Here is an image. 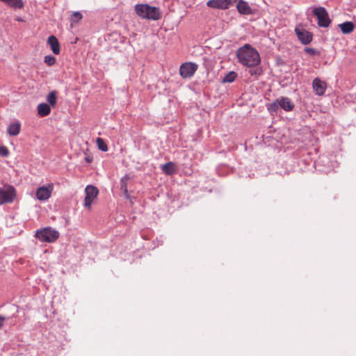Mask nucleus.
Here are the masks:
<instances>
[{"instance_id": "a211bd4d", "label": "nucleus", "mask_w": 356, "mask_h": 356, "mask_svg": "<svg viewBox=\"0 0 356 356\" xmlns=\"http://www.w3.org/2000/svg\"><path fill=\"white\" fill-rule=\"evenodd\" d=\"M339 26L343 34H349L354 30V24L352 22H345L339 24Z\"/></svg>"}, {"instance_id": "9d476101", "label": "nucleus", "mask_w": 356, "mask_h": 356, "mask_svg": "<svg viewBox=\"0 0 356 356\" xmlns=\"http://www.w3.org/2000/svg\"><path fill=\"white\" fill-rule=\"evenodd\" d=\"M236 9L238 12L244 15H252L254 10L249 6L248 3L244 0H237Z\"/></svg>"}, {"instance_id": "9b49d317", "label": "nucleus", "mask_w": 356, "mask_h": 356, "mask_svg": "<svg viewBox=\"0 0 356 356\" xmlns=\"http://www.w3.org/2000/svg\"><path fill=\"white\" fill-rule=\"evenodd\" d=\"M295 31L302 44H307L312 40V35L304 29L296 28Z\"/></svg>"}, {"instance_id": "4be33fe9", "label": "nucleus", "mask_w": 356, "mask_h": 356, "mask_svg": "<svg viewBox=\"0 0 356 356\" xmlns=\"http://www.w3.org/2000/svg\"><path fill=\"white\" fill-rule=\"evenodd\" d=\"M47 101L51 106H55L56 104V93L55 91H51L48 94Z\"/></svg>"}, {"instance_id": "c85d7f7f", "label": "nucleus", "mask_w": 356, "mask_h": 356, "mask_svg": "<svg viewBox=\"0 0 356 356\" xmlns=\"http://www.w3.org/2000/svg\"><path fill=\"white\" fill-rule=\"evenodd\" d=\"M0 155L3 157H7L9 155V151L5 146H0Z\"/></svg>"}, {"instance_id": "6e6552de", "label": "nucleus", "mask_w": 356, "mask_h": 356, "mask_svg": "<svg viewBox=\"0 0 356 356\" xmlns=\"http://www.w3.org/2000/svg\"><path fill=\"white\" fill-rule=\"evenodd\" d=\"M85 193L84 205L90 209L93 200L98 195V189L95 186L88 185L85 188Z\"/></svg>"}, {"instance_id": "1a4fd4ad", "label": "nucleus", "mask_w": 356, "mask_h": 356, "mask_svg": "<svg viewBox=\"0 0 356 356\" xmlns=\"http://www.w3.org/2000/svg\"><path fill=\"white\" fill-rule=\"evenodd\" d=\"M237 0H209L207 2V6L211 8L215 9H227L231 5L236 2Z\"/></svg>"}, {"instance_id": "423d86ee", "label": "nucleus", "mask_w": 356, "mask_h": 356, "mask_svg": "<svg viewBox=\"0 0 356 356\" xmlns=\"http://www.w3.org/2000/svg\"><path fill=\"white\" fill-rule=\"evenodd\" d=\"M53 190L54 184L52 183L38 188L35 191L37 199L41 202L47 201L51 197Z\"/></svg>"}, {"instance_id": "aec40b11", "label": "nucleus", "mask_w": 356, "mask_h": 356, "mask_svg": "<svg viewBox=\"0 0 356 356\" xmlns=\"http://www.w3.org/2000/svg\"><path fill=\"white\" fill-rule=\"evenodd\" d=\"M129 179V177L128 175H125L120 179V190L123 192L125 195H128L127 190V181Z\"/></svg>"}, {"instance_id": "7c9ffc66", "label": "nucleus", "mask_w": 356, "mask_h": 356, "mask_svg": "<svg viewBox=\"0 0 356 356\" xmlns=\"http://www.w3.org/2000/svg\"><path fill=\"white\" fill-rule=\"evenodd\" d=\"M86 160L87 162H91V161H92L91 159L88 158V157L86 159Z\"/></svg>"}, {"instance_id": "7ed1b4c3", "label": "nucleus", "mask_w": 356, "mask_h": 356, "mask_svg": "<svg viewBox=\"0 0 356 356\" xmlns=\"http://www.w3.org/2000/svg\"><path fill=\"white\" fill-rule=\"evenodd\" d=\"M35 236L42 242L52 243L59 236V232L50 227L37 230Z\"/></svg>"}, {"instance_id": "a878e982", "label": "nucleus", "mask_w": 356, "mask_h": 356, "mask_svg": "<svg viewBox=\"0 0 356 356\" xmlns=\"http://www.w3.org/2000/svg\"><path fill=\"white\" fill-rule=\"evenodd\" d=\"M280 107V103L277 99L268 106V109L270 112H277Z\"/></svg>"}, {"instance_id": "393cba45", "label": "nucleus", "mask_w": 356, "mask_h": 356, "mask_svg": "<svg viewBox=\"0 0 356 356\" xmlns=\"http://www.w3.org/2000/svg\"><path fill=\"white\" fill-rule=\"evenodd\" d=\"M248 73L252 76H258L262 74V70L261 67H250V69L248 70Z\"/></svg>"}, {"instance_id": "c756f323", "label": "nucleus", "mask_w": 356, "mask_h": 356, "mask_svg": "<svg viewBox=\"0 0 356 356\" xmlns=\"http://www.w3.org/2000/svg\"><path fill=\"white\" fill-rule=\"evenodd\" d=\"M6 320L5 317L0 315V329L3 326V322Z\"/></svg>"}, {"instance_id": "412c9836", "label": "nucleus", "mask_w": 356, "mask_h": 356, "mask_svg": "<svg viewBox=\"0 0 356 356\" xmlns=\"http://www.w3.org/2000/svg\"><path fill=\"white\" fill-rule=\"evenodd\" d=\"M237 74L235 72L231 71L227 73L222 79L223 83H232L235 81Z\"/></svg>"}, {"instance_id": "b1692460", "label": "nucleus", "mask_w": 356, "mask_h": 356, "mask_svg": "<svg viewBox=\"0 0 356 356\" xmlns=\"http://www.w3.org/2000/svg\"><path fill=\"white\" fill-rule=\"evenodd\" d=\"M83 17L82 14L80 12H74L71 16V22L72 23H77L79 22Z\"/></svg>"}, {"instance_id": "f8f14e48", "label": "nucleus", "mask_w": 356, "mask_h": 356, "mask_svg": "<svg viewBox=\"0 0 356 356\" xmlns=\"http://www.w3.org/2000/svg\"><path fill=\"white\" fill-rule=\"evenodd\" d=\"M312 87L316 95L322 96L325 94L327 84L318 78H315L312 82Z\"/></svg>"}, {"instance_id": "f257e3e1", "label": "nucleus", "mask_w": 356, "mask_h": 356, "mask_svg": "<svg viewBox=\"0 0 356 356\" xmlns=\"http://www.w3.org/2000/svg\"><path fill=\"white\" fill-rule=\"evenodd\" d=\"M236 56L239 63L248 67H255L261 63L259 52L249 44H245L238 48Z\"/></svg>"}, {"instance_id": "f03ea898", "label": "nucleus", "mask_w": 356, "mask_h": 356, "mask_svg": "<svg viewBox=\"0 0 356 356\" xmlns=\"http://www.w3.org/2000/svg\"><path fill=\"white\" fill-rule=\"evenodd\" d=\"M136 13L141 18L152 20H157L160 18L159 9L148 4H136L135 6Z\"/></svg>"}, {"instance_id": "0eeeda50", "label": "nucleus", "mask_w": 356, "mask_h": 356, "mask_svg": "<svg viewBox=\"0 0 356 356\" xmlns=\"http://www.w3.org/2000/svg\"><path fill=\"white\" fill-rule=\"evenodd\" d=\"M197 69V65L193 63H185L180 66L179 73L184 79L191 78Z\"/></svg>"}, {"instance_id": "bb28decb", "label": "nucleus", "mask_w": 356, "mask_h": 356, "mask_svg": "<svg viewBox=\"0 0 356 356\" xmlns=\"http://www.w3.org/2000/svg\"><path fill=\"white\" fill-rule=\"evenodd\" d=\"M44 61L47 65L52 66L56 63V58L53 56L49 55L44 57Z\"/></svg>"}, {"instance_id": "2eb2a0df", "label": "nucleus", "mask_w": 356, "mask_h": 356, "mask_svg": "<svg viewBox=\"0 0 356 356\" xmlns=\"http://www.w3.org/2000/svg\"><path fill=\"white\" fill-rule=\"evenodd\" d=\"M161 168L163 172L167 175H172L176 172L175 163L172 161L168 162L161 165Z\"/></svg>"}, {"instance_id": "cd10ccee", "label": "nucleus", "mask_w": 356, "mask_h": 356, "mask_svg": "<svg viewBox=\"0 0 356 356\" xmlns=\"http://www.w3.org/2000/svg\"><path fill=\"white\" fill-rule=\"evenodd\" d=\"M305 51L310 56H316L319 54V51L317 49L311 47L305 48Z\"/></svg>"}, {"instance_id": "20e7f679", "label": "nucleus", "mask_w": 356, "mask_h": 356, "mask_svg": "<svg viewBox=\"0 0 356 356\" xmlns=\"http://www.w3.org/2000/svg\"><path fill=\"white\" fill-rule=\"evenodd\" d=\"M16 197V190L11 185L0 188V205L12 203Z\"/></svg>"}, {"instance_id": "5701e85b", "label": "nucleus", "mask_w": 356, "mask_h": 356, "mask_svg": "<svg viewBox=\"0 0 356 356\" xmlns=\"http://www.w3.org/2000/svg\"><path fill=\"white\" fill-rule=\"evenodd\" d=\"M97 144L98 148L100 150H102L103 152H106L108 150V146L105 143L104 140L102 138H97Z\"/></svg>"}, {"instance_id": "4468645a", "label": "nucleus", "mask_w": 356, "mask_h": 356, "mask_svg": "<svg viewBox=\"0 0 356 356\" xmlns=\"http://www.w3.org/2000/svg\"><path fill=\"white\" fill-rule=\"evenodd\" d=\"M280 106L285 111H291L294 108L293 104L288 97H282L278 99Z\"/></svg>"}, {"instance_id": "dca6fc26", "label": "nucleus", "mask_w": 356, "mask_h": 356, "mask_svg": "<svg viewBox=\"0 0 356 356\" xmlns=\"http://www.w3.org/2000/svg\"><path fill=\"white\" fill-rule=\"evenodd\" d=\"M21 129V124L19 122H15L14 123L10 124L7 129V131L9 135L15 136H17Z\"/></svg>"}, {"instance_id": "39448f33", "label": "nucleus", "mask_w": 356, "mask_h": 356, "mask_svg": "<svg viewBox=\"0 0 356 356\" xmlns=\"http://www.w3.org/2000/svg\"><path fill=\"white\" fill-rule=\"evenodd\" d=\"M312 13L318 19V25L321 27H328L331 21L330 19L328 13L324 7L314 8L312 10Z\"/></svg>"}, {"instance_id": "6ab92c4d", "label": "nucleus", "mask_w": 356, "mask_h": 356, "mask_svg": "<svg viewBox=\"0 0 356 356\" xmlns=\"http://www.w3.org/2000/svg\"><path fill=\"white\" fill-rule=\"evenodd\" d=\"M7 6L13 8H22L24 6V3L22 0H0Z\"/></svg>"}, {"instance_id": "ddd939ff", "label": "nucleus", "mask_w": 356, "mask_h": 356, "mask_svg": "<svg viewBox=\"0 0 356 356\" xmlns=\"http://www.w3.org/2000/svg\"><path fill=\"white\" fill-rule=\"evenodd\" d=\"M47 43L50 46L51 51L56 55L60 54V47L58 39L54 35H50L47 39Z\"/></svg>"}, {"instance_id": "f3484780", "label": "nucleus", "mask_w": 356, "mask_h": 356, "mask_svg": "<svg viewBox=\"0 0 356 356\" xmlns=\"http://www.w3.org/2000/svg\"><path fill=\"white\" fill-rule=\"evenodd\" d=\"M51 112V108L47 103H41L38 106V113L41 117L48 115Z\"/></svg>"}]
</instances>
